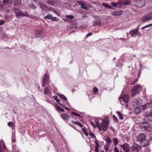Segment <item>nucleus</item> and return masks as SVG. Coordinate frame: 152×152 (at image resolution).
Returning a JSON list of instances; mask_svg holds the SVG:
<instances>
[{
    "instance_id": "nucleus-23",
    "label": "nucleus",
    "mask_w": 152,
    "mask_h": 152,
    "mask_svg": "<svg viewBox=\"0 0 152 152\" xmlns=\"http://www.w3.org/2000/svg\"><path fill=\"white\" fill-rule=\"evenodd\" d=\"M106 142L107 143V145H110L112 141L111 140L110 138L109 137H107L105 139Z\"/></svg>"
},
{
    "instance_id": "nucleus-11",
    "label": "nucleus",
    "mask_w": 152,
    "mask_h": 152,
    "mask_svg": "<svg viewBox=\"0 0 152 152\" xmlns=\"http://www.w3.org/2000/svg\"><path fill=\"white\" fill-rule=\"evenodd\" d=\"M140 143L141 145L143 147H145L149 145V140L146 139V138L141 141Z\"/></svg>"
},
{
    "instance_id": "nucleus-6",
    "label": "nucleus",
    "mask_w": 152,
    "mask_h": 152,
    "mask_svg": "<svg viewBox=\"0 0 152 152\" xmlns=\"http://www.w3.org/2000/svg\"><path fill=\"white\" fill-rule=\"evenodd\" d=\"M120 145L125 152H129L131 151V147L127 143H125L123 145Z\"/></svg>"
},
{
    "instance_id": "nucleus-5",
    "label": "nucleus",
    "mask_w": 152,
    "mask_h": 152,
    "mask_svg": "<svg viewBox=\"0 0 152 152\" xmlns=\"http://www.w3.org/2000/svg\"><path fill=\"white\" fill-rule=\"evenodd\" d=\"M139 30V27H138L137 28L134 29L130 31L129 34L132 37H135L136 35H138V34L140 35V33L138 32Z\"/></svg>"
},
{
    "instance_id": "nucleus-8",
    "label": "nucleus",
    "mask_w": 152,
    "mask_h": 152,
    "mask_svg": "<svg viewBox=\"0 0 152 152\" xmlns=\"http://www.w3.org/2000/svg\"><path fill=\"white\" fill-rule=\"evenodd\" d=\"M141 126L142 129H144L145 130H148L150 127V124L148 122H142L141 124Z\"/></svg>"
},
{
    "instance_id": "nucleus-61",
    "label": "nucleus",
    "mask_w": 152,
    "mask_h": 152,
    "mask_svg": "<svg viewBox=\"0 0 152 152\" xmlns=\"http://www.w3.org/2000/svg\"><path fill=\"white\" fill-rule=\"evenodd\" d=\"M82 130L84 132H85V131H86V130L85 128H83L82 129Z\"/></svg>"
},
{
    "instance_id": "nucleus-40",
    "label": "nucleus",
    "mask_w": 152,
    "mask_h": 152,
    "mask_svg": "<svg viewBox=\"0 0 152 152\" xmlns=\"http://www.w3.org/2000/svg\"><path fill=\"white\" fill-rule=\"evenodd\" d=\"M71 114L77 117H80V115L77 113L74 112H71Z\"/></svg>"
},
{
    "instance_id": "nucleus-52",
    "label": "nucleus",
    "mask_w": 152,
    "mask_h": 152,
    "mask_svg": "<svg viewBox=\"0 0 152 152\" xmlns=\"http://www.w3.org/2000/svg\"><path fill=\"white\" fill-rule=\"evenodd\" d=\"M92 34L91 33V32L89 33L86 35V37H89V36L92 35Z\"/></svg>"
},
{
    "instance_id": "nucleus-22",
    "label": "nucleus",
    "mask_w": 152,
    "mask_h": 152,
    "mask_svg": "<svg viewBox=\"0 0 152 152\" xmlns=\"http://www.w3.org/2000/svg\"><path fill=\"white\" fill-rule=\"evenodd\" d=\"M44 93L45 94L48 95L50 94V91L48 87H45L44 89Z\"/></svg>"
},
{
    "instance_id": "nucleus-41",
    "label": "nucleus",
    "mask_w": 152,
    "mask_h": 152,
    "mask_svg": "<svg viewBox=\"0 0 152 152\" xmlns=\"http://www.w3.org/2000/svg\"><path fill=\"white\" fill-rule=\"evenodd\" d=\"M53 99L56 100V101L58 102V101L59 102L60 101V100L58 99V97L57 96H53Z\"/></svg>"
},
{
    "instance_id": "nucleus-59",
    "label": "nucleus",
    "mask_w": 152,
    "mask_h": 152,
    "mask_svg": "<svg viewBox=\"0 0 152 152\" xmlns=\"http://www.w3.org/2000/svg\"><path fill=\"white\" fill-rule=\"evenodd\" d=\"M108 8H110V9H111L112 8V7L109 4L108 5Z\"/></svg>"
},
{
    "instance_id": "nucleus-60",
    "label": "nucleus",
    "mask_w": 152,
    "mask_h": 152,
    "mask_svg": "<svg viewBox=\"0 0 152 152\" xmlns=\"http://www.w3.org/2000/svg\"><path fill=\"white\" fill-rule=\"evenodd\" d=\"M150 115H152V109L151 110Z\"/></svg>"
},
{
    "instance_id": "nucleus-54",
    "label": "nucleus",
    "mask_w": 152,
    "mask_h": 152,
    "mask_svg": "<svg viewBox=\"0 0 152 152\" xmlns=\"http://www.w3.org/2000/svg\"><path fill=\"white\" fill-rule=\"evenodd\" d=\"M58 104H59L61 106L63 107V108H64V107H65V105L64 104H61L59 101H58Z\"/></svg>"
},
{
    "instance_id": "nucleus-55",
    "label": "nucleus",
    "mask_w": 152,
    "mask_h": 152,
    "mask_svg": "<svg viewBox=\"0 0 152 152\" xmlns=\"http://www.w3.org/2000/svg\"><path fill=\"white\" fill-rule=\"evenodd\" d=\"M138 81V79H135L133 80V82L132 84H134V83L137 82Z\"/></svg>"
},
{
    "instance_id": "nucleus-16",
    "label": "nucleus",
    "mask_w": 152,
    "mask_h": 152,
    "mask_svg": "<svg viewBox=\"0 0 152 152\" xmlns=\"http://www.w3.org/2000/svg\"><path fill=\"white\" fill-rule=\"evenodd\" d=\"M36 37H42V31L41 30H38L36 31Z\"/></svg>"
},
{
    "instance_id": "nucleus-64",
    "label": "nucleus",
    "mask_w": 152,
    "mask_h": 152,
    "mask_svg": "<svg viewBox=\"0 0 152 152\" xmlns=\"http://www.w3.org/2000/svg\"><path fill=\"white\" fill-rule=\"evenodd\" d=\"M148 25H149V26H152V23L150 24H148Z\"/></svg>"
},
{
    "instance_id": "nucleus-28",
    "label": "nucleus",
    "mask_w": 152,
    "mask_h": 152,
    "mask_svg": "<svg viewBox=\"0 0 152 152\" xmlns=\"http://www.w3.org/2000/svg\"><path fill=\"white\" fill-rule=\"evenodd\" d=\"M3 2L4 3H7L8 5H11L12 2V0H3Z\"/></svg>"
},
{
    "instance_id": "nucleus-62",
    "label": "nucleus",
    "mask_w": 152,
    "mask_h": 152,
    "mask_svg": "<svg viewBox=\"0 0 152 152\" xmlns=\"http://www.w3.org/2000/svg\"><path fill=\"white\" fill-rule=\"evenodd\" d=\"M64 108L65 109H66V110H69V109H68V108H67L66 107H65H65H64Z\"/></svg>"
},
{
    "instance_id": "nucleus-12",
    "label": "nucleus",
    "mask_w": 152,
    "mask_h": 152,
    "mask_svg": "<svg viewBox=\"0 0 152 152\" xmlns=\"http://www.w3.org/2000/svg\"><path fill=\"white\" fill-rule=\"evenodd\" d=\"M77 3L79 5H80L82 8L86 10L88 9L87 7L85 5L86 3L82 1H77Z\"/></svg>"
},
{
    "instance_id": "nucleus-21",
    "label": "nucleus",
    "mask_w": 152,
    "mask_h": 152,
    "mask_svg": "<svg viewBox=\"0 0 152 152\" xmlns=\"http://www.w3.org/2000/svg\"><path fill=\"white\" fill-rule=\"evenodd\" d=\"M134 113L136 114H137L141 111V109L140 107H137L134 109Z\"/></svg>"
},
{
    "instance_id": "nucleus-34",
    "label": "nucleus",
    "mask_w": 152,
    "mask_h": 152,
    "mask_svg": "<svg viewBox=\"0 0 152 152\" xmlns=\"http://www.w3.org/2000/svg\"><path fill=\"white\" fill-rule=\"evenodd\" d=\"M59 96L60 98L63 99L64 101L67 100L66 97L64 95L62 94H60Z\"/></svg>"
},
{
    "instance_id": "nucleus-42",
    "label": "nucleus",
    "mask_w": 152,
    "mask_h": 152,
    "mask_svg": "<svg viewBox=\"0 0 152 152\" xmlns=\"http://www.w3.org/2000/svg\"><path fill=\"white\" fill-rule=\"evenodd\" d=\"M114 152H121V151H119L118 148H117V147H115L114 148Z\"/></svg>"
},
{
    "instance_id": "nucleus-44",
    "label": "nucleus",
    "mask_w": 152,
    "mask_h": 152,
    "mask_svg": "<svg viewBox=\"0 0 152 152\" xmlns=\"http://www.w3.org/2000/svg\"><path fill=\"white\" fill-rule=\"evenodd\" d=\"M51 20L53 21H57L58 20V19L56 17H54L52 18Z\"/></svg>"
},
{
    "instance_id": "nucleus-47",
    "label": "nucleus",
    "mask_w": 152,
    "mask_h": 152,
    "mask_svg": "<svg viewBox=\"0 0 152 152\" xmlns=\"http://www.w3.org/2000/svg\"><path fill=\"white\" fill-rule=\"evenodd\" d=\"M111 4L114 7H116L117 5L116 3L115 2H113L111 3Z\"/></svg>"
},
{
    "instance_id": "nucleus-17",
    "label": "nucleus",
    "mask_w": 152,
    "mask_h": 152,
    "mask_svg": "<svg viewBox=\"0 0 152 152\" xmlns=\"http://www.w3.org/2000/svg\"><path fill=\"white\" fill-rule=\"evenodd\" d=\"M49 79L50 78L48 75L45 73L44 75V77L43 78L42 80L48 83H49L50 82Z\"/></svg>"
},
{
    "instance_id": "nucleus-51",
    "label": "nucleus",
    "mask_w": 152,
    "mask_h": 152,
    "mask_svg": "<svg viewBox=\"0 0 152 152\" xmlns=\"http://www.w3.org/2000/svg\"><path fill=\"white\" fill-rule=\"evenodd\" d=\"M149 26V25H146V26H144V27H142L141 28V29H142V30L143 29H145V28H146L148 27Z\"/></svg>"
},
{
    "instance_id": "nucleus-10",
    "label": "nucleus",
    "mask_w": 152,
    "mask_h": 152,
    "mask_svg": "<svg viewBox=\"0 0 152 152\" xmlns=\"http://www.w3.org/2000/svg\"><path fill=\"white\" fill-rule=\"evenodd\" d=\"M61 118L64 121H68L70 119V116L67 114L63 113L61 114Z\"/></svg>"
},
{
    "instance_id": "nucleus-30",
    "label": "nucleus",
    "mask_w": 152,
    "mask_h": 152,
    "mask_svg": "<svg viewBox=\"0 0 152 152\" xmlns=\"http://www.w3.org/2000/svg\"><path fill=\"white\" fill-rule=\"evenodd\" d=\"M113 142L114 144V145L115 146L117 145L118 142V139L116 138H114L113 139Z\"/></svg>"
},
{
    "instance_id": "nucleus-3",
    "label": "nucleus",
    "mask_w": 152,
    "mask_h": 152,
    "mask_svg": "<svg viewBox=\"0 0 152 152\" xmlns=\"http://www.w3.org/2000/svg\"><path fill=\"white\" fill-rule=\"evenodd\" d=\"M109 121L108 120H105L103 119L102 122L100 124V126L101 127L102 130L104 132H106L108 127L109 124Z\"/></svg>"
},
{
    "instance_id": "nucleus-36",
    "label": "nucleus",
    "mask_w": 152,
    "mask_h": 152,
    "mask_svg": "<svg viewBox=\"0 0 152 152\" xmlns=\"http://www.w3.org/2000/svg\"><path fill=\"white\" fill-rule=\"evenodd\" d=\"M110 145H105L104 146V148L106 152H107L108 151L109 147Z\"/></svg>"
},
{
    "instance_id": "nucleus-9",
    "label": "nucleus",
    "mask_w": 152,
    "mask_h": 152,
    "mask_svg": "<svg viewBox=\"0 0 152 152\" xmlns=\"http://www.w3.org/2000/svg\"><path fill=\"white\" fill-rule=\"evenodd\" d=\"M145 138L146 136L144 134H140L137 137V140L140 143Z\"/></svg>"
},
{
    "instance_id": "nucleus-43",
    "label": "nucleus",
    "mask_w": 152,
    "mask_h": 152,
    "mask_svg": "<svg viewBox=\"0 0 152 152\" xmlns=\"http://www.w3.org/2000/svg\"><path fill=\"white\" fill-rule=\"evenodd\" d=\"M48 83L45 81H44L42 80V86L43 87H45L46 85V83Z\"/></svg>"
},
{
    "instance_id": "nucleus-35",
    "label": "nucleus",
    "mask_w": 152,
    "mask_h": 152,
    "mask_svg": "<svg viewBox=\"0 0 152 152\" xmlns=\"http://www.w3.org/2000/svg\"><path fill=\"white\" fill-rule=\"evenodd\" d=\"M113 118L114 122L116 123L118 122V118L115 115H113Z\"/></svg>"
},
{
    "instance_id": "nucleus-27",
    "label": "nucleus",
    "mask_w": 152,
    "mask_h": 152,
    "mask_svg": "<svg viewBox=\"0 0 152 152\" xmlns=\"http://www.w3.org/2000/svg\"><path fill=\"white\" fill-rule=\"evenodd\" d=\"M55 107L57 110L60 111L61 112H64V110L58 105H56Z\"/></svg>"
},
{
    "instance_id": "nucleus-2",
    "label": "nucleus",
    "mask_w": 152,
    "mask_h": 152,
    "mask_svg": "<svg viewBox=\"0 0 152 152\" xmlns=\"http://www.w3.org/2000/svg\"><path fill=\"white\" fill-rule=\"evenodd\" d=\"M142 90V87L140 85L138 84L134 86V88L131 90V91L133 93L132 94V96L133 97L134 96L135 94L138 93Z\"/></svg>"
},
{
    "instance_id": "nucleus-50",
    "label": "nucleus",
    "mask_w": 152,
    "mask_h": 152,
    "mask_svg": "<svg viewBox=\"0 0 152 152\" xmlns=\"http://www.w3.org/2000/svg\"><path fill=\"white\" fill-rule=\"evenodd\" d=\"M5 23V22L2 20H0V25H2Z\"/></svg>"
},
{
    "instance_id": "nucleus-29",
    "label": "nucleus",
    "mask_w": 152,
    "mask_h": 152,
    "mask_svg": "<svg viewBox=\"0 0 152 152\" xmlns=\"http://www.w3.org/2000/svg\"><path fill=\"white\" fill-rule=\"evenodd\" d=\"M116 113L118 115V116L119 117L120 119L123 120L124 119V117L119 111H117Z\"/></svg>"
},
{
    "instance_id": "nucleus-37",
    "label": "nucleus",
    "mask_w": 152,
    "mask_h": 152,
    "mask_svg": "<svg viewBox=\"0 0 152 152\" xmlns=\"http://www.w3.org/2000/svg\"><path fill=\"white\" fill-rule=\"evenodd\" d=\"M7 125L9 126L12 127H13L14 124L12 122H9L8 123Z\"/></svg>"
},
{
    "instance_id": "nucleus-56",
    "label": "nucleus",
    "mask_w": 152,
    "mask_h": 152,
    "mask_svg": "<svg viewBox=\"0 0 152 152\" xmlns=\"http://www.w3.org/2000/svg\"><path fill=\"white\" fill-rule=\"evenodd\" d=\"M91 124L94 127H96L95 125L93 122H91Z\"/></svg>"
},
{
    "instance_id": "nucleus-31",
    "label": "nucleus",
    "mask_w": 152,
    "mask_h": 152,
    "mask_svg": "<svg viewBox=\"0 0 152 152\" xmlns=\"http://www.w3.org/2000/svg\"><path fill=\"white\" fill-rule=\"evenodd\" d=\"M14 5H18L20 4L21 0H13Z\"/></svg>"
},
{
    "instance_id": "nucleus-48",
    "label": "nucleus",
    "mask_w": 152,
    "mask_h": 152,
    "mask_svg": "<svg viewBox=\"0 0 152 152\" xmlns=\"http://www.w3.org/2000/svg\"><path fill=\"white\" fill-rule=\"evenodd\" d=\"M109 4L108 3H103L102 4V5L104 7L108 8V5Z\"/></svg>"
},
{
    "instance_id": "nucleus-32",
    "label": "nucleus",
    "mask_w": 152,
    "mask_h": 152,
    "mask_svg": "<svg viewBox=\"0 0 152 152\" xmlns=\"http://www.w3.org/2000/svg\"><path fill=\"white\" fill-rule=\"evenodd\" d=\"M52 17V15L50 14H48L47 16H45L44 19H51Z\"/></svg>"
},
{
    "instance_id": "nucleus-1",
    "label": "nucleus",
    "mask_w": 152,
    "mask_h": 152,
    "mask_svg": "<svg viewBox=\"0 0 152 152\" xmlns=\"http://www.w3.org/2000/svg\"><path fill=\"white\" fill-rule=\"evenodd\" d=\"M13 11L15 14L16 17L18 18H20L23 16L29 17V15L26 12H25L23 13L19 9L14 8Z\"/></svg>"
},
{
    "instance_id": "nucleus-58",
    "label": "nucleus",
    "mask_w": 152,
    "mask_h": 152,
    "mask_svg": "<svg viewBox=\"0 0 152 152\" xmlns=\"http://www.w3.org/2000/svg\"><path fill=\"white\" fill-rule=\"evenodd\" d=\"M99 148H95V151L96 152H99Z\"/></svg>"
},
{
    "instance_id": "nucleus-20",
    "label": "nucleus",
    "mask_w": 152,
    "mask_h": 152,
    "mask_svg": "<svg viewBox=\"0 0 152 152\" xmlns=\"http://www.w3.org/2000/svg\"><path fill=\"white\" fill-rule=\"evenodd\" d=\"M7 150V148L5 145L4 144L3 145L2 148L1 147V142H0V152H4Z\"/></svg>"
},
{
    "instance_id": "nucleus-19",
    "label": "nucleus",
    "mask_w": 152,
    "mask_h": 152,
    "mask_svg": "<svg viewBox=\"0 0 152 152\" xmlns=\"http://www.w3.org/2000/svg\"><path fill=\"white\" fill-rule=\"evenodd\" d=\"M139 101L138 99H133L132 102V105L133 107L136 106L138 105Z\"/></svg>"
},
{
    "instance_id": "nucleus-38",
    "label": "nucleus",
    "mask_w": 152,
    "mask_h": 152,
    "mask_svg": "<svg viewBox=\"0 0 152 152\" xmlns=\"http://www.w3.org/2000/svg\"><path fill=\"white\" fill-rule=\"evenodd\" d=\"M121 4H122V1H119L118 3H116L117 7L120 8L121 6Z\"/></svg>"
},
{
    "instance_id": "nucleus-26",
    "label": "nucleus",
    "mask_w": 152,
    "mask_h": 152,
    "mask_svg": "<svg viewBox=\"0 0 152 152\" xmlns=\"http://www.w3.org/2000/svg\"><path fill=\"white\" fill-rule=\"evenodd\" d=\"M71 122L73 123L80 126V127H83V126L78 121H75L74 120L71 121Z\"/></svg>"
},
{
    "instance_id": "nucleus-13",
    "label": "nucleus",
    "mask_w": 152,
    "mask_h": 152,
    "mask_svg": "<svg viewBox=\"0 0 152 152\" xmlns=\"http://www.w3.org/2000/svg\"><path fill=\"white\" fill-rule=\"evenodd\" d=\"M152 19V15L150 16L149 15H145L144 18L142 19V22L143 23L147 21Z\"/></svg>"
},
{
    "instance_id": "nucleus-15",
    "label": "nucleus",
    "mask_w": 152,
    "mask_h": 152,
    "mask_svg": "<svg viewBox=\"0 0 152 152\" xmlns=\"http://www.w3.org/2000/svg\"><path fill=\"white\" fill-rule=\"evenodd\" d=\"M152 107V102L150 101L148 102L145 104L142 107L143 109H145V108H149Z\"/></svg>"
},
{
    "instance_id": "nucleus-14",
    "label": "nucleus",
    "mask_w": 152,
    "mask_h": 152,
    "mask_svg": "<svg viewBox=\"0 0 152 152\" xmlns=\"http://www.w3.org/2000/svg\"><path fill=\"white\" fill-rule=\"evenodd\" d=\"M123 14L122 11L120 10L119 11L113 12L111 13V14L113 15L119 16L122 15Z\"/></svg>"
},
{
    "instance_id": "nucleus-46",
    "label": "nucleus",
    "mask_w": 152,
    "mask_h": 152,
    "mask_svg": "<svg viewBox=\"0 0 152 152\" xmlns=\"http://www.w3.org/2000/svg\"><path fill=\"white\" fill-rule=\"evenodd\" d=\"M66 18H68L70 19H72L74 18V17L72 15H67Z\"/></svg>"
},
{
    "instance_id": "nucleus-4",
    "label": "nucleus",
    "mask_w": 152,
    "mask_h": 152,
    "mask_svg": "<svg viewBox=\"0 0 152 152\" xmlns=\"http://www.w3.org/2000/svg\"><path fill=\"white\" fill-rule=\"evenodd\" d=\"M140 146L138 144L135 143L131 147V152H139L141 150Z\"/></svg>"
},
{
    "instance_id": "nucleus-49",
    "label": "nucleus",
    "mask_w": 152,
    "mask_h": 152,
    "mask_svg": "<svg viewBox=\"0 0 152 152\" xmlns=\"http://www.w3.org/2000/svg\"><path fill=\"white\" fill-rule=\"evenodd\" d=\"M95 123L96 124V125L97 126H99L100 125H99V121H98V120L96 121H95Z\"/></svg>"
},
{
    "instance_id": "nucleus-33",
    "label": "nucleus",
    "mask_w": 152,
    "mask_h": 152,
    "mask_svg": "<svg viewBox=\"0 0 152 152\" xmlns=\"http://www.w3.org/2000/svg\"><path fill=\"white\" fill-rule=\"evenodd\" d=\"M47 2V3L50 4L51 5H52L53 6H54V1H50V0H46Z\"/></svg>"
},
{
    "instance_id": "nucleus-53",
    "label": "nucleus",
    "mask_w": 152,
    "mask_h": 152,
    "mask_svg": "<svg viewBox=\"0 0 152 152\" xmlns=\"http://www.w3.org/2000/svg\"><path fill=\"white\" fill-rule=\"evenodd\" d=\"M84 133L86 136H88V133L86 131L84 132Z\"/></svg>"
},
{
    "instance_id": "nucleus-57",
    "label": "nucleus",
    "mask_w": 152,
    "mask_h": 152,
    "mask_svg": "<svg viewBox=\"0 0 152 152\" xmlns=\"http://www.w3.org/2000/svg\"><path fill=\"white\" fill-rule=\"evenodd\" d=\"M97 127L99 128V131H100L102 130V129L101 127L100 126H98Z\"/></svg>"
},
{
    "instance_id": "nucleus-7",
    "label": "nucleus",
    "mask_w": 152,
    "mask_h": 152,
    "mask_svg": "<svg viewBox=\"0 0 152 152\" xmlns=\"http://www.w3.org/2000/svg\"><path fill=\"white\" fill-rule=\"evenodd\" d=\"M129 96L128 94H124L121 97H120L119 100L121 102V104H122L121 102L122 100L124 103H127L129 102Z\"/></svg>"
},
{
    "instance_id": "nucleus-39",
    "label": "nucleus",
    "mask_w": 152,
    "mask_h": 152,
    "mask_svg": "<svg viewBox=\"0 0 152 152\" xmlns=\"http://www.w3.org/2000/svg\"><path fill=\"white\" fill-rule=\"evenodd\" d=\"M93 92L94 93H96L98 91V88L96 87H94L93 88Z\"/></svg>"
},
{
    "instance_id": "nucleus-24",
    "label": "nucleus",
    "mask_w": 152,
    "mask_h": 152,
    "mask_svg": "<svg viewBox=\"0 0 152 152\" xmlns=\"http://www.w3.org/2000/svg\"><path fill=\"white\" fill-rule=\"evenodd\" d=\"M151 121V120L149 116L145 117L144 118L143 121L142 122H148V123H149Z\"/></svg>"
},
{
    "instance_id": "nucleus-25",
    "label": "nucleus",
    "mask_w": 152,
    "mask_h": 152,
    "mask_svg": "<svg viewBox=\"0 0 152 152\" xmlns=\"http://www.w3.org/2000/svg\"><path fill=\"white\" fill-rule=\"evenodd\" d=\"M131 3L130 0H123L122 1V3L123 5H128Z\"/></svg>"
},
{
    "instance_id": "nucleus-18",
    "label": "nucleus",
    "mask_w": 152,
    "mask_h": 152,
    "mask_svg": "<svg viewBox=\"0 0 152 152\" xmlns=\"http://www.w3.org/2000/svg\"><path fill=\"white\" fill-rule=\"evenodd\" d=\"M39 4L42 10L46 11L48 9V7L44 3H40Z\"/></svg>"
},
{
    "instance_id": "nucleus-63",
    "label": "nucleus",
    "mask_w": 152,
    "mask_h": 152,
    "mask_svg": "<svg viewBox=\"0 0 152 152\" xmlns=\"http://www.w3.org/2000/svg\"><path fill=\"white\" fill-rule=\"evenodd\" d=\"M99 146L98 144V145H96V146L95 147V148H99Z\"/></svg>"
},
{
    "instance_id": "nucleus-45",
    "label": "nucleus",
    "mask_w": 152,
    "mask_h": 152,
    "mask_svg": "<svg viewBox=\"0 0 152 152\" xmlns=\"http://www.w3.org/2000/svg\"><path fill=\"white\" fill-rule=\"evenodd\" d=\"M89 135L91 137H94V138H96V137L94 135V134L91 132H90L89 133Z\"/></svg>"
}]
</instances>
